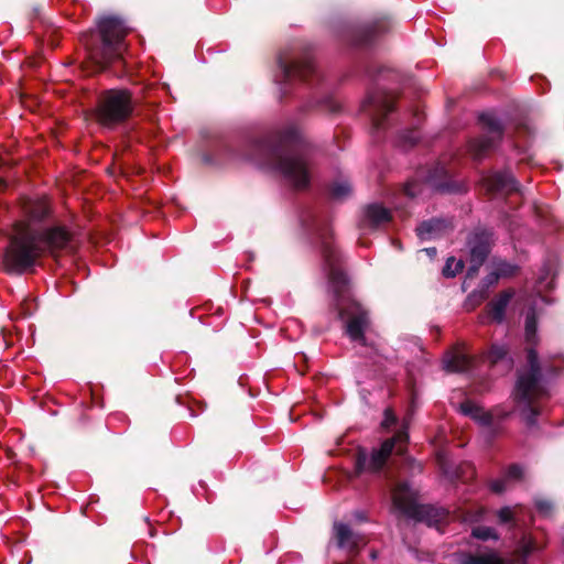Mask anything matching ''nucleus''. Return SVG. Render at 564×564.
Masks as SVG:
<instances>
[{
	"mask_svg": "<svg viewBox=\"0 0 564 564\" xmlns=\"http://www.w3.org/2000/svg\"><path fill=\"white\" fill-rule=\"evenodd\" d=\"M25 213L29 220L15 226L3 258L6 268L19 273L33 267L43 254H54L67 248L70 242L69 232L62 227H35V224L48 214V205L44 199L29 202L25 205Z\"/></svg>",
	"mask_w": 564,
	"mask_h": 564,
	"instance_id": "obj_1",
	"label": "nucleus"
},
{
	"mask_svg": "<svg viewBox=\"0 0 564 564\" xmlns=\"http://www.w3.org/2000/svg\"><path fill=\"white\" fill-rule=\"evenodd\" d=\"M316 231L321 240L323 270L328 278L329 288L337 297L336 306L339 316L346 323V332L349 338L365 346V333L370 326L369 314L355 300L347 299V303H345L344 293L347 289L348 281L340 268V257L332 245L328 230L322 225H316Z\"/></svg>",
	"mask_w": 564,
	"mask_h": 564,
	"instance_id": "obj_2",
	"label": "nucleus"
},
{
	"mask_svg": "<svg viewBox=\"0 0 564 564\" xmlns=\"http://www.w3.org/2000/svg\"><path fill=\"white\" fill-rule=\"evenodd\" d=\"M278 142L268 163L282 174L289 185L297 189L306 188L311 182L312 165L302 131L296 124L290 123L280 131Z\"/></svg>",
	"mask_w": 564,
	"mask_h": 564,
	"instance_id": "obj_3",
	"label": "nucleus"
},
{
	"mask_svg": "<svg viewBox=\"0 0 564 564\" xmlns=\"http://www.w3.org/2000/svg\"><path fill=\"white\" fill-rule=\"evenodd\" d=\"M128 31L124 22L119 17H101L97 22L99 42L94 45L87 44L90 59L99 68L121 59L126 48L124 37Z\"/></svg>",
	"mask_w": 564,
	"mask_h": 564,
	"instance_id": "obj_4",
	"label": "nucleus"
},
{
	"mask_svg": "<svg viewBox=\"0 0 564 564\" xmlns=\"http://www.w3.org/2000/svg\"><path fill=\"white\" fill-rule=\"evenodd\" d=\"M546 393L538 357L532 348L528 349V367L519 371L513 397L529 422L538 414L533 403Z\"/></svg>",
	"mask_w": 564,
	"mask_h": 564,
	"instance_id": "obj_5",
	"label": "nucleus"
},
{
	"mask_svg": "<svg viewBox=\"0 0 564 564\" xmlns=\"http://www.w3.org/2000/svg\"><path fill=\"white\" fill-rule=\"evenodd\" d=\"M392 506L393 510L399 514L426 522L429 525L437 524L445 517L443 510L426 505H419L415 492L405 482L398 484L392 489Z\"/></svg>",
	"mask_w": 564,
	"mask_h": 564,
	"instance_id": "obj_6",
	"label": "nucleus"
},
{
	"mask_svg": "<svg viewBox=\"0 0 564 564\" xmlns=\"http://www.w3.org/2000/svg\"><path fill=\"white\" fill-rule=\"evenodd\" d=\"M313 72L314 64L311 57H300L294 51H285L278 57V73L274 75V82L281 93L286 94L289 85L296 80H304Z\"/></svg>",
	"mask_w": 564,
	"mask_h": 564,
	"instance_id": "obj_7",
	"label": "nucleus"
},
{
	"mask_svg": "<svg viewBox=\"0 0 564 564\" xmlns=\"http://www.w3.org/2000/svg\"><path fill=\"white\" fill-rule=\"evenodd\" d=\"M406 442V432L400 431L392 438L386 440L379 449L368 453L366 449L360 448L356 457L357 474L379 471L393 452L398 455L403 454V446Z\"/></svg>",
	"mask_w": 564,
	"mask_h": 564,
	"instance_id": "obj_8",
	"label": "nucleus"
},
{
	"mask_svg": "<svg viewBox=\"0 0 564 564\" xmlns=\"http://www.w3.org/2000/svg\"><path fill=\"white\" fill-rule=\"evenodd\" d=\"M132 111L131 97L127 90L111 89L100 98L97 118L104 126H112L129 117Z\"/></svg>",
	"mask_w": 564,
	"mask_h": 564,
	"instance_id": "obj_9",
	"label": "nucleus"
},
{
	"mask_svg": "<svg viewBox=\"0 0 564 564\" xmlns=\"http://www.w3.org/2000/svg\"><path fill=\"white\" fill-rule=\"evenodd\" d=\"M538 550L535 542L531 538H524L519 546V553L522 563H516L512 560H502L494 551H478L475 554L463 553L458 557V564H525L527 557Z\"/></svg>",
	"mask_w": 564,
	"mask_h": 564,
	"instance_id": "obj_10",
	"label": "nucleus"
},
{
	"mask_svg": "<svg viewBox=\"0 0 564 564\" xmlns=\"http://www.w3.org/2000/svg\"><path fill=\"white\" fill-rule=\"evenodd\" d=\"M362 109L369 116L373 129L379 131L384 128L386 118L393 110V97L387 91L376 90L366 98Z\"/></svg>",
	"mask_w": 564,
	"mask_h": 564,
	"instance_id": "obj_11",
	"label": "nucleus"
},
{
	"mask_svg": "<svg viewBox=\"0 0 564 564\" xmlns=\"http://www.w3.org/2000/svg\"><path fill=\"white\" fill-rule=\"evenodd\" d=\"M479 120L491 135H485L475 139L469 143V151L477 160H480L487 153V151L494 147L495 141L499 139L502 133L501 121L495 113H481L479 116Z\"/></svg>",
	"mask_w": 564,
	"mask_h": 564,
	"instance_id": "obj_12",
	"label": "nucleus"
},
{
	"mask_svg": "<svg viewBox=\"0 0 564 564\" xmlns=\"http://www.w3.org/2000/svg\"><path fill=\"white\" fill-rule=\"evenodd\" d=\"M481 181L488 193L510 194L519 191L518 183L509 171L486 174Z\"/></svg>",
	"mask_w": 564,
	"mask_h": 564,
	"instance_id": "obj_13",
	"label": "nucleus"
},
{
	"mask_svg": "<svg viewBox=\"0 0 564 564\" xmlns=\"http://www.w3.org/2000/svg\"><path fill=\"white\" fill-rule=\"evenodd\" d=\"M470 265L466 279L475 276L489 253V237L485 234L474 235L469 242Z\"/></svg>",
	"mask_w": 564,
	"mask_h": 564,
	"instance_id": "obj_14",
	"label": "nucleus"
},
{
	"mask_svg": "<svg viewBox=\"0 0 564 564\" xmlns=\"http://www.w3.org/2000/svg\"><path fill=\"white\" fill-rule=\"evenodd\" d=\"M514 297L512 290H506L492 299L488 305L485 314L479 316V322L485 324L488 321L501 324L505 322V316L511 300Z\"/></svg>",
	"mask_w": 564,
	"mask_h": 564,
	"instance_id": "obj_15",
	"label": "nucleus"
},
{
	"mask_svg": "<svg viewBox=\"0 0 564 564\" xmlns=\"http://www.w3.org/2000/svg\"><path fill=\"white\" fill-rule=\"evenodd\" d=\"M391 219L390 212L380 204L368 205L360 219V229L373 230L387 224Z\"/></svg>",
	"mask_w": 564,
	"mask_h": 564,
	"instance_id": "obj_16",
	"label": "nucleus"
},
{
	"mask_svg": "<svg viewBox=\"0 0 564 564\" xmlns=\"http://www.w3.org/2000/svg\"><path fill=\"white\" fill-rule=\"evenodd\" d=\"M543 290V281L540 280L536 286V296L530 301V307L525 316V339L529 344L535 343L536 336V306L541 303H550L544 296L541 295Z\"/></svg>",
	"mask_w": 564,
	"mask_h": 564,
	"instance_id": "obj_17",
	"label": "nucleus"
},
{
	"mask_svg": "<svg viewBox=\"0 0 564 564\" xmlns=\"http://www.w3.org/2000/svg\"><path fill=\"white\" fill-rule=\"evenodd\" d=\"M334 535L338 547L349 552L356 550L359 544L362 543V536L355 533L347 524L341 522L334 524Z\"/></svg>",
	"mask_w": 564,
	"mask_h": 564,
	"instance_id": "obj_18",
	"label": "nucleus"
},
{
	"mask_svg": "<svg viewBox=\"0 0 564 564\" xmlns=\"http://www.w3.org/2000/svg\"><path fill=\"white\" fill-rule=\"evenodd\" d=\"M449 228H452V224L449 221L435 218L423 221L416 228V234L422 241H427L443 236Z\"/></svg>",
	"mask_w": 564,
	"mask_h": 564,
	"instance_id": "obj_19",
	"label": "nucleus"
},
{
	"mask_svg": "<svg viewBox=\"0 0 564 564\" xmlns=\"http://www.w3.org/2000/svg\"><path fill=\"white\" fill-rule=\"evenodd\" d=\"M523 470L518 465H511L503 476L499 479L492 480L490 482V489L496 494H501L508 489V487L517 480L522 478Z\"/></svg>",
	"mask_w": 564,
	"mask_h": 564,
	"instance_id": "obj_20",
	"label": "nucleus"
},
{
	"mask_svg": "<svg viewBox=\"0 0 564 564\" xmlns=\"http://www.w3.org/2000/svg\"><path fill=\"white\" fill-rule=\"evenodd\" d=\"M444 369L449 372H465L471 367V359L460 352H449L443 359Z\"/></svg>",
	"mask_w": 564,
	"mask_h": 564,
	"instance_id": "obj_21",
	"label": "nucleus"
},
{
	"mask_svg": "<svg viewBox=\"0 0 564 564\" xmlns=\"http://www.w3.org/2000/svg\"><path fill=\"white\" fill-rule=\"evenodd\" d=\"M460 412L464 415L470 416L482 426H490L494 421V417L489 412L470 401H466L460 404Z\"/></svg>",
	"mask_w": 564,
	"mask_h": 564,
	"instance_id": "obj_22",
	"label": "nucleus"
},
{
	"mask_svg": "<svg viewBox=\"0 0 564 564\" xmlns=\"http://www.w3.org/2000/svg\"><path fill=\"white\" fill-rule=\"evenodd\" d=\"M351 193V183L346 176H339L329 186L330 197L336 200L346 199Z\"/></svg>",
	"mask_w": 564,
	"mask_h": 564,
	"instance_id": "obj_23",
	"label": "nucleus"
},
{
	"mask_svg": "<svg viewBox=\"0 0 564 564\" xmlns=\"http://www.w3.org/2000/svg\"><path fill=\"white\" fill-rule=\"evenodd\" d=\"M448 176V171L447 169L441 164V163H437L430 172L429 174L426 175V182L435 187V188H443L444 185H445V180L447 178Z\"/></svg>",
	"mask_w": 564,
	"mask_h": 564,
	"instance_id": "obj_24",
	"label": "nucleus"
},
{
	"mask_svg": "<svg viewBox=\"0 0 564 564\" xmlns=\"http://www.w3.org/2000/svg\"><path fill=\"white\" fill-rule=\"evenodd\" d=\"M508 355V349L505 345L494 344L487 354V360L491 364L502 361Z\"/></svg>",
	"mask_w": 564,
	"mask_h": 564,
	"instance_id": "obj_25",
	"label": "nucleus"
},
{
	"mask_svg": "<svg viewBox=\"0 0 564 564\" xmlns=\"http://www.w3.org/2000/svg\"><path fill=\"white\" fill-rule=\"evenodd\" d=\"M463 268L464 262L462 260H457L454 257H451L447 259L443 268V275L446 278H454L463 270Z\"/></svg>",
	"mask_w": 564,
	"mask_h": 564,
	"instance_id": "obj_26",
	"label": "nucleus"
},
{
	"mask_svg": "<svg viewBox=\"0 0 564 564\" xmlns=\"http://www.w3.org/2000/svg\"><path fill=\"white\" fill-rule=\"evenodd\" d=\"M487 295L488 294H487L486 290H481L480 288L473 291L466 299V302H465L466 310L471 311L475 307H477L480 303H482V301L486 300Z\"/></svg>",
	"mask_w": 564,
	"mask_h": 564,
	"instance_id": "obj_27",
	"label": "nucleus"
},
{
	"mask_svg": "<svg viewBox=\"0 0 564 564\" xmlns=\"http://www.w3.org/2000/svg\"><path fill=\"white\" fill-rule=\"evenodd\" d=\"M471 535L482 541L498 540L496 530L490 527H475L471 531Z\"/></svg>",
	"mask_w": 564,
	"mask_h": 564,
	"instance_id": "obj_28",
	"label": "nucleus"
},
{
	"mask_svg": "<svg viewBox=\"0 0 564 564\" xmlns=\"http://www.w3.org/2000/svg\"><path fill=\"white\" fill-rule=\"evenodd\" d=\"M484 510L482 509H475V510H463L457 516L463 522L466 523H474L479 521L482 518Z\"/></svg>",
	"mask_w": 564,
	"mask_h": 564,
	"instance_id": "obj_29",
	"label": "nucleus"
},
{
	"mask_svg": "<svg viewBox=\"0 0 564 564\" xmlns=\"http://www.w3.org/2000/svg\"><path fill=\"white\" fill-rule=\"evenodd\" d=\"M496 273H499V278H506L514 274L517 267L506 261H498L494 265Z\"/></svg>",
	"mask_w": 564,
	"mask_h": 564,
	"instance_id": "obj_30",
	"label": "nucleus"
},
{
	"mask_svg": "<svg viewBox=\"0 0 564 564\" xmlns=\"http://www.w3.org/2000/svg\"><path fill=\"white\" fill-rule=\"evenodd\" d=\"M498 520L502 524H509L514 522L516 510L510 507L501 508L498 513Z\"/></svg>",
	"mask_w": 564,
	"mask_h": 564,
	"instance_id": "obj_31",
	"label": "nucleus"
},
{
	"mask_svg": "<svg viewBox=\"0 0 564 564\" xmlns=\"http://www.w3.org/2000/svg\"><path fill=\"white\" fill-rule=\"evenodd\" d=\"M499 280V273H496L495 270H492L484 280L482 285L480 286L481 290H486L488 293V289L492 285H495Z\"/></svg>",
	"mask_w": 564,
	"mask_h": 564,
	"instance_id": "obj_32",
	"label": "nucleus"
},
{
	"mask_svg": "<svg viewBox=\"0 0 564 564\" xmlns=\"http://www.w3.org/2000/svg\"><path fill=\"white\" fill-rule=\"evenodd\" d=\"M323 105L329 112H337L340 109L339 102L333 97L324 99Z\"/></svg>",
	"mask_w": 564,
	"mask_h": 564,
	"instance_id": "obj_33",
	"label": "nucleus"
},
{
	"mask_svg": "<svg viewBox=\"0 0 564 564\" xmlns=\"http://www.w3.org/2000/svg\"><path fill=\"white\" fill-rule=\"evenodd\" d=\"M402 140L405 145H414L419 140V133L416 131H409L402 135Z\"/></svg>",
	"mask_w": 564,
	"mask_h": 564,
	"instance_id": "obj_34",
	"label": "nucleus"
},
{
	"mask_svg": "<svg viewBox=\"0 0 564 564\" xmlns=\"http://www.w3.org/2000/svg\"><path fill=\"white\" fill-rule=\"evenodd\" d=\"M535 505L538 510L543 514H547L552 510V503L547 500H538Z\"/></svg>",
	"mask_w": 564,
	"mask_h": 564,
	"instance_id": "obj_35",
	"label": "nucleus"
},
{
	"mask_svg": "<svg viewBox=\"0 0 564 564\" xmlns=\"http://www.w3.org/2000/svg\"><path fill=\"white\" fill-rule=\"evenodd\" d=\"M394 422H395V416L393 415V413L390 410H386L383 425L390 426V425L394 424Z\"/></svg>",
	"mask_w": 564,
	"mask_h": 564,
	"instance_id": "obj_36",
	"label": "nucleus"
},
{
	"mask_svg": "<svg viewBox=\"0 0 564 564\" xmlns=\"http://www.w3.org/2000/svg\"><path fill=\"white\" fill-rule=\"evenodd\" d=\"M423 251L426 252V254L430 258H433L436 254V249L435 248H425V249H423Z\"/></svg>",
	"mask_w": 564,
	"mask_h": 564,
	"instance_id": "obj_37",
	"label": "nucleus"
},
{
	"mask_svg": "<svg viewBox=\"0 0 564 564\" xmlns=\"http://www.w3.org/2000/svg\"><path fill=\"white\" fill-rule=\"evenodd\" d=\"M405 193L408 196H411V197H413L415 195L414 191L412 189V185H408L405 187Z\"/></svg>",
	"mask_w": 564,
	"mask_h": 564,
	"instance_id": "obj_38",
	"label": "nucleus"
},
{
	"mask_svg": "<svg viewBox=\"0 0 564 564\" xmlns=\"http://www.w3.org/2000/svg\"><path fill=\"white\" fill-rule=\"evenodd\" d=\"M4 187V181L2 180V176H0V189Z\"/></svg>",
	"mask_w": 564,
	"mask_h": 564,
	"instance_id": "obj_39",
	"label": "nucleus"
},
{
	"mask_svg": "<svg viewBox=\"0 0 564 564\" xmlns=\"http://www.w3.org/2000/svg\"><path fill=\"white\" fill-rule=\"evenodd\" d=\"M356 516H357V517H358V519H360V520H362V519H364V518H362V516H361V514H359V513H356Z\"/></svg>",
	"mask_w": 564,
	"mask_h": 564,
	"instance_id": "obj_40",
	"label": "nucleus"
}]
</instances>
